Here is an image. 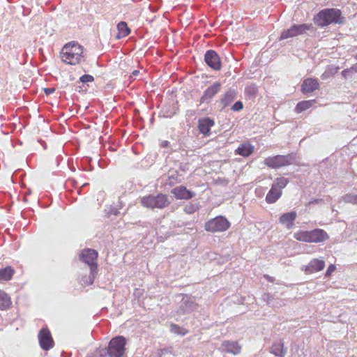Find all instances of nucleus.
<instances>
[{
	"label": "nucleus",
	"instance_id": "1",
	"mask_svg": "<svg viewBox=\"0 0 357 357\" xmlns=\"http://www.w3.org/2000/svg\"><path fill=\"white\" fill-rule=\"evenodd\" d=\"M83 47L77 43L72 42L66 44L61 52V60L70 65H76L81 62L83 58Z\"/></svg>",
	"mask_w": 357,
	"mask_h": 357
},
{
	"label": "nucleus",
	"instance_id": "2",
	"mask_svg": "<svg viewBox=\"0 0 357 357\" xmlns=\"http://www.w3.org/2000/svg\"><path fill=\"white\" fill-rule=\"evenodd\" d=\"M126 339L124 337L116 336L112 338L107 348L102 349V351H98L96 354L109 357H126Z\"/></svg>",
	"mask_w": 357,
	"mask_h": 357
},
{
	"label": "nucleus",
	"instance_id": "3",
	"mask_svg": "<svg viewBox=\"0 0 357 357\" xmlns=\"http://www.w3.org/2000/svg\"><path fill=\"white\" fill-rule=\"evenodd\" d=\"M318 26H325L332 23L341 24L343 22L341 17V11L336 8H326L321 10L314 18Z\"/></svg>",
	"mask_w": 357,
	"mask_h": 357
},
{
	"label": "nucleus",
	"instance_id": "4",
	"mask_svg": "<svg viewBox=\"0 0 357 357\" xmlns=\"http://www.w3.org/2000/svg\"><path fill=\"white\" fill-rule=\"evenodd\" d=\"M140 202L144 207L151 209H162L170 204L167 196L162 193L158 194L155 196L150 195L143 197L141 199Z\"/></svg>",
	"mask_w": 357,
	"mask_h": 357
},
{
	"label": "nucleus",
	"instance_id": "5",
	"mask_svg": "<svg viewBox=\"0 0 357 357\" xmlns=\"http://www.w3.org/2000/svg\"><path fill=\"white\" fill-rule=\"evenodd\" d=\"M295 159L293 153L287 155H276L264 160V165L272 169H278L293 164Z\"/></svg>",
	"mask_w": 357,
	"mask_h": 357
},
{
	"label": "nucleus",
	"instance_id": "6",
	"mask_svg": "<svg viewBox=\"0 0 357 357\" xmlns=\"http://www.w3.org/2000/svg\"><path fill=\"white\" fill-rule=\"evenodd\" d=\"M229 227L230 222L223 216L215 217L205 224V229L212 233L225 231Z\"/></svg>",
	"mask_w": 357,
	"mask_h": 357
},
{
	"label": "nucleus",
	"instance_id": "7",
	"mask_svg": "<svg viewBox=\"0 0 357 357\" xmlns=\"http://www.w3.org/2000/svg\"><path fill=\"white\" fill-rule=\"evenodd\" d=\"M204 61L213 70L218 71L222 68L221 59L215 50H208L206 52Z\"/></svg>",
	"mask_w": 357,
	"mask_h": 357
},
{
	"label": "nucleus",
	"instance_id": "8",
	"mask_svg": "<svg viewBox=\"0 0 357 357\" xmlns=\"http://www.w3.org/2000/svg\"><path fill=\"white\" fill-rule=\"evenodd\" d=\"M310 28L305 24H294L287 30H284L280 35V40H284L289 38L301 35L306 32Z\"/></svg>",
	"mask_w": 357,
	"mask_h": 357
},
{
	"label": "nucleus",
	"instance_id": "9",
	"mask_svg": "<svg viewBox=\"0 0 357 357\" xmlns=\"http://www.w3.org/2000/svg\"><path fill=\"white\" fill-rule=\"evenodd\" d=\"M221 84L219 82H215L213 84L206 88L203 95L199 99V104L206 103L208 105L213 98L220 91Z\"/></svg>",
	"mask_w": 357,
	"mask_h": 357
},
{
	"label": "nucleus",
	"instance_id": "10",
	"mask_svg": "<svg viewBox=\"0 0 357 357\" xmlns=\"http://www.w3.org/2000/svg\"><path fill=\"white\" fill-rule=\"evenodd\" d=\"M40 347L47 351L53 347L54 340L52 339L50 331L47 328H43L38 335Z\"/></svg>",
	"mask_w": 357,
	"mask_h": 357
},
{
	"label": "nucleus",
	"instance_id": "11",
	"mask_svg": "<svg viewBox=\"0 0 357 357\" xmlns=\"http://www.w3.org/2000/svg\"><path fill=\"white\" fill-rule=\"evenodd\" d=\"M98 257V252L93 249L84 250L79 255V259L91 268L92 266H97L96 260Z\"/></svg>",
	"mask_w": 357,
	"mask_h": 357
},
{
	"label": "nucleus",
	"instance_id": "12",
	"mask_svg": "<svg viewBox=\"0 0 357 357\" xmlns=\"http://www.w3.org/2000/svg\"><path fill=\"white\" fill-rule=\"evenodd\" d=\"M215 125L214 121L209 117L201 118L198 121V129L204 136H209L211 128Z\"/></svg>",
	"mask_w": 357,
	"mask_h": 357
},
{
	"label": "nucleus",
	"instance_id": "13",
	"mask_svg": "<svg viewBox=\"0 0 357 357\" xmlns=\"http://www.w3.org/2000/svg\"><path fill=\"white\" fill-rule=\"evenodd\" d=\"M197 308V304L189 297H183L180 305L178 312L185 314L192 312Z\"/></svg>",
	"mask_w": 357,
	"mask_h": 357
},
{
	"label": "nucleus",
	"instance_id": "14",
	"mask_svg": "<svg viewBox=\"0 0 357 357\" xmlns=\"http://www.w3.org/2000/svg\"><path fill=\"white\" fill-rule=\"evenodd\" d=\"M221 348L224 352L236 355L240 354L241 347L236 341L225 340L222 342Z\"/></svg>",
	"mask_w": 357,
	"mask_h": 357
},
{
	"label": "nucleus",
	"instance_id": "15",
	"mask_svg": "<svg viewBox=\"0 0 357 357\" xmlns=\"http://www.w3.org/2000/svg\"><path fill=\"white\" fill-rule=\"evenodd\" d=\"M172 193L178 199H190L195 195V192L188 190L183 185L172 189Z\"/></svg>",
	"mask_w": 357,
	"mask_h": 357
},
{
	"label": "nucleus",
	"instance_id": "16",
	"mask_svg": "<svg viewBox=\"0 0 357 357\" xmlns=\"http://www.w3.org/2000/svg\"><path fill=\"white\" fill-rule=\"evenodd\" d=\"M297 217L296 211H291L283 213L279 219L282 225H286L287 229H291L294 225V221Z\"/></svg>",
	"mask_w": 357,
	"mask_h": 357
},
{
	"label": "nucleus",
	"instance_id": "17",
	"mask_svg": "<svg viewBox=\"0 0 357 357\" xmlns=\"http://www.w3.org/2000/svg\"><path fill=\"white\" fill-rule=\"evenodd\" d=\"M325 266V262L323 260L318 259H313L309 264L305 266L304 271L306 273L310 274L314 272H317L324 269ZM303 270V268H302Z\"/></svg>",
	"mask_w": 357,
	"mask_h": 357
},
{
	"label": "nucleus",
	"instance_id": "18",
	"mask_svg": "<svg viewBox=\"0 0 357 357\" xmlns=\"http://www.w3.org/2000/svg\"><path fill=\"white\" fill-rule=\"evenodd\" d=\"M236 98V91L234 89H229L220 98L219 102L222 106V109L229 106Z\"/></svg>",
	"mask_w": 357,
	"mask_h": 357
},
{
	"label": "nucleus",
	"instance_id": "19",
	"mask_svg": "<svg viewBox=\"0 0 357 357\" xmlns=\"http://www.w3.org/2000/svg\"><path fill=\"white\" fill-rule=\"evenodd\" d=\"M319 88V84L316 79L307 78L305 79L301 85V90L303 93H311Z\"/></svg>",
	"mask_w": 357,
	"mask_h": 357
},
{
	"label": "nucleus",
	"instance_id": "20",
	"mask_svg": "<svg viewBox=\"0 0 357 357\" xmlns=\"http://www.w3.org/2000/svg\"><path fill=\"white\" fill-rule=\"evenodd\" d=\"M310 243H320L328 238L327 233L321 229L310 231Z\"/></svg>",
	"mask_w": 357,
	"mask_h": 357
},
{
	"label": "nucleus",
	"instance_id": "21",
	"mask_svg": "<svg viewBox=\"0 0 357 357\" xmlns=\"http://www.w3.org/2000/svg\"><path fill=\"white\" fill-rule=\"evenodd\" d=\"M287 350V349L284 347V342L280 340L272 344L269 351L277 357H284Z\"/></svg>",
	"mask_w": 357,
	"mask_h": 357
},
{
	"label": "nucleus",
	"instance_id": "22",
	"mask_svg": "<svg viewBox=\"0 0 357 357\" xmlns=\"http://www.w3.org/2000/svg\"><path fill=\"white\" fill-rule=\"evenodd\" d=\"M255 150V147L248 142H245L239 145L236 149V154L240 155L243 157L250 156Z\"/></svg>",
	"mask_w": 357,
	"mask_h": 357
},
{
	"label": "nucleus",
	"instance_id": "23",
	"mask_svg": "<svg viewBox=\"0 0 357 357\" xmlns=\"http://www.w3.org/2000/svg\"><path fill=\"white\" fill-rule=\"evenodd\" d=\"M282 192L278 190L273 185L266 197V202L268 204H273L276 202L282 195Z\"/></svg>",
	"mask_w": 357,
	"mask_h": 357
},
{
	"label": "nucleus",
	"instance_id": "24",
	"mask_svg": "<svg viewBox=\"0 0 357 357\" xmlns=\"http://www.w3.org/2000/svg\"><path fill=\"white\" fill-rule=\"evenodd\" d=\"M98 273V266H92L90 268L89 276H84L82 278V284L85 285L92 284L94 282L95 275Z\"/></svg>",
	"mask_w": 357,
	"mask_h": 357
},
{
	"label": "nucleus",
	"instance_id": "25",
	"mask_svg": "<svg viewBox=\"0 0 357 357\" xmlns=\"http://www.w3.org/2000/svg\"><path fill=\"white\" fill-rule=\"evenodd\" d=\"M15 270L11 266H7L0 269V281H8L11 280Z\"/></svg>",
	"mask_w": 357,
	"mask_h": 357
},
{
	"label": "nucleus",
	"instance_id": "26",
	"mask_svg": "<svg viewBox=\"0 0 357 357\" xmlns=\"http://www.w3.org/2000/svg\"><path fill=\"white\" fill-rule=\"evenodd\" d=\"M11 305L10 296L3 291L0 290V310L8 309Z\"/></svg>",
	"mask_w": 357,
	"mask_h": 357
},
{
	"label": "nucleus",
	"instance_id": "27",
	"mask_svg": "<svg viewBox=\"0 0 357 357\" xmlns=\"http://www.w3.org/2000/svg\"><path fill=\"white\" fill-rule=\"evenodd\" d=\"M117 29H118V38H124L129 35L130 33V29L128 28L127 23L125 22H120L117 24Z\"/></svg>",
	"mask_w": 357,
	"mask_h": 357
},
{
	"label": "nucleus",
	"instance_id": "28",
	"mask_svg": "<svg viewBox=\"0 0 357 357\" xmlns=\"http://www.w3.org/2000/svg\"><path fill=\"white\" fill-rule=\"evenodd\" d=\"M314 103L315 100L301 101L296 105V111L298 113H301L311 107Z\"/></svg>",
	"mask_w": 357,
	"mask_h": 357
},
{
	"label": "nucleus",
	"instance_id": "29",
	"mask_svg": "<svg viewBox=\"0 0 357 357\" xmlns=\"http://www.w3.org/2000/svg\"><path fill=\"white\" fill-rule=\"evenodd\" d=\"M294 238L299 241L310 243V231H298L294 234Z\"/></svg>",
	"mask_w": 357,
	"mask_h": 357
},
{
	"label": "nucleus",
	"instance_id": "30",
	"mask_svg": "<svg viewBox=\"0 0 357 357\" xmlns=\"http://www.w3.org/2000/svg\"><path fill=\"white\" fill-rule=\"evenodd\" d=\"M289 183V180L284 177L277 178L273 183L272 184L278 190L282 192V189L287 186Z\"/></svg>",
	"mask_w": 357,
	"mask_h": 357
},
{
	"label": "nucleus",
	"instance_id": "31",
	"mask_svg": "<svg viewBox=\"0 0 357 357\" xmlns=\"http://www.w3.org/2000/svg\"><path fill=\"white\" fill-rule=\"evenodd\" d=\"M199 208V204L197 202H190L186 204L183 211L187 214H192Z\"/></svg>",
	"mask_w": 357,
	"mask_h": 357
},
{
	"label": "nucleus",
	"instance_id": "32",
	"mask_svg": "<svg viewBox=\"0 0 357 357\" xmlns=\"http://www.w3.org/2000/svg\"><path fill=\"white\" fill-rule=\"evenodd\" d=\"M245 94L247 96H248L249 97L255 98L258 93L257 86L255 84H251L250 85H248L245 87Z\"/></svg>",
	"mask_w": 357,
	"mask_h": 357
},
{
	"label": "nucleus",
	"instance_id": "33",
	"mask_svg": "<svg viewBox=\"0 0 357 357\" xmlns=\"http://www.w3.org/2000/svg\"><path fill=\"white\" fill-rule=\"evenodd\" d=\"M342 200L345 203L357 205V194L347 193L342 197Z\"/></svg>",
	"mask_w": 357,
	"mask_h": 357
},
{
	"label": "nucleus",
	"instance_id": "34",
	"mask_svg": "<svg viewBox=\"0 0 357 357\" xmlns=\"http://www.w3.org/2000/svg\"><path fill=\"white\" fill-rule=\"evenodd\" d=\"M170 331L177 335H185L188 333V331L183 327L172 324L170 325Z\"/></svg>",
	"mask_w": 357,
	"mask_h": 357
},
{
	"label": "nucleus",
	"instance_id": "35",
	"mask_svg": "<svg viewBox=\"0 0 357 357\" xmlns=\"http://www.w3.org/2000/svg\"><path fill=\"white\" fill-rule=\"evenodd\" d=\"M340 68L339 67H332L328 68L327 70L325 71V73L323 74V77H327V76H333L335 74H336Z\"/></svg>",
	"mask_w": 357,
	"mask_h": 357
},
{
	"label": "nucleus",
	"instance_id": "36",
	"mask_svg": "<svg viewBox=\"0 0 357 357\" xmlns=\"http://www.w3.org/2000/svg\"><path fill=\"white\" fill-rule=\"evenodd\" d=\"M167 354L174 356L172 347L164 348L160 350V356L165 357Z\"/></svg>",
	"mask_w": 357,
	"mask_h": 357
},
{
	"label": "nucleus",
	"instance_id": "37",
	"mask_svg": "<svg viewBox=\"0 0 357 357\" xmlns=\"http://www.w3.org/2000/svg\"><path fill=\"white\" fill-rule=\"evenodd\" d=\"M181 182L180 179H178V172H175L173 174L169 176V184L172 185L176 183Z\"/></svg>",
	"mask_w": 357,
	"mask_h": 357
},
{
	"label": "nucleus",
	"instance_id": "38",
	"mask_svg": "<svg viewBox=\"0 0 357 357\" xmlns=\"http://www.w3.org/2000/svg\"><path fill=\"white\" fill-rule=\"evenodd\" d=\"M93 80H94L93 77L91 75H87V74L83 75L79 78V81L82 83L91 82Z\"/></svg>",
	"mask_w": 357,
	"mask_h": 357
},
{
	"label": "nucleus",
	"instance_id": "39",
	"mask_svg": "<svg viewBox=\"0 0 357 357\" xmlns=\"http://www.w3.org/2000/svg\"><path fill=\"white\" fill-rule=\"evenodd\" d=\"M243 104L241 101L236 102L231 107V109L234 112H238L243 109Z\"/></svg>",
	"mask_w": 357,
	"mask_h": 357
},
{
	"label": "nucleus",
	"instance_id": "40",
	"mask_svg": "<svg viewBox=\"0 0 357 357\" xmlns=\"http://www.w3.org/2000/svg\"><path fill=\"white\" fill-rule=\"evenodd\" d=\"M335 268L336 267L335 265H329L326 272V277H329L331 275V273L335 271Z\"/></svg>",
	"mask_w": 357,
	"mask_h": 357
},
{
	"label": "nucleus",
	"instance_id": "41",
	"mask_svg": "<svg viewBox=\"0 0 357 357\" xmlns=\"http://www.w3.org/2000/svg\"><path fill=\"white\" fill-rule=\"evenodd\" d=\"M262 298L264 301H266L268 304L271 303V301H272L273 298L269 294H264L262 296Z\"/></svg>",
	"mask_w": 357,
	"mask_h": 357
},
{
	"label": "nucleus",
	"instance_id": "42",
	"mask_svg": "<svg viewBox=\"0 0 357 357\" xmlns=\"http://www.w3.org/2000/svg\"><path fill=\"white\" fill-rule=\"evenodd\" d=\"M98 351H100V352L102 351V349H97L96 351H94V352L88 355L86 357H106V356H99V355L96 354V353Z\"/></svg>",
	"mask_w": 357,
	"mask_h": 357
},
{
	"label": "nucleus",
	"instance_id": "43",
	"mask_svg": "<svg viewBox=\"0 0 357 357\" xmlns=\"http://www.w3.org/2000/svg\"><path fill=\"white\" fill-rule=\"evenodd\" d=\"M54 91H55V89L52 88V87L44 89V92L46 95H50V94L53 93Z\"/></svg>",
	"mask_w": 357,
	"mask_h": 357
},
{
	"label": "nucleus",
	"instance_id": "44",
	"mask_svg": "<svg viewBox=\"0 0 357 357\" xmlns=\"http://www.w3.org/2000/svg\"><path fill=\"white\" fill-rule=\"evenodd\" d=\"M350 73V70H349V68L344 69V70L342 71V75L344 78H347Z\"/></svg>",
	"mask_w": 357,
	"mask_h": 357
},
{
	"label": "nucleus",
	"instance_id": "45",
	"mask_svg": "<svg viewBox=\"0 0 357 357\" xmlns=\"http://www.w3.org/2000/svg\"><path fill=\"white\" fill-rule=\"evenodd\" d=\"M264 278L265 279H266V280L270 282H273L275 280V278H273L272 276H270V275H268L267 274L264 275Z\"/></svg>",
	"mask_w": 357,
	"mask_h": 357
},
{
	"label": "nucleus",
	"instance_id": "46",
	"mask_svg": "<svg viewBox=\"0 0 357 357\" xmlns=\"http://www.w3.org/2000/svg\"><path fill=\"white\" fill-rule=\"evenodd\" d=\"M349 70H350L351 73H357V64L354 65Z\"/></svg>",
	"mask_w": 357,
	"mask_h": 357
},
{
	"label": "nucleus",
	"instance_id": "47",
	"mask_svg": "<svg viewBox=\"0 0 357 357\" xmlns=\"http://www.w3.org/2000/svg\"><path fill=\"white\" fill-rule=\"evenodd\" d=\"M139 74V71L137 70H135L132 71V75L134 76H137Z\"/></svg>",
	"mask_w": 357,
	"mask_h": 357
},
{
	"label": "nucleus",
	"instance_id": "48",
	"mask_svg": "<svg viewBox=\"0 0 357 357\" xmlns=\"http://www.w3.org/2000/svg\"><path fill=\"white\" fill-rule=\"evenodd\" d=\"M168 144H169V142L167 141H165V142H162V146L163 147H165V146H167Z\"/></svg>",
	"mask_w": 357,
	"mask_h": 357
},
{
	"label": "nucleus",
	"instance_id": "49",
	"mask_svg": "<svg viewBox=\"0 0 357 357\" xmlns=\"http://www.w3.org/2000/svg\"><path fill=\"white\" fill-rule=\"evenodd\" d=\"M354 59L357 60V54L354 55Z\"/></svg>",
	"mask_w": 357,
	"mask_h": 357
}]
</instances>
